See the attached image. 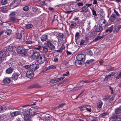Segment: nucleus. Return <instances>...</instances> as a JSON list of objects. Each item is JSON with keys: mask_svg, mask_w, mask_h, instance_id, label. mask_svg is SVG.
Listing matches in <instances>:
<instances>
[{"mask_svg": "<svg viewBox=\"0 0 121 121\" xmlns=\"http://www.w3.org/2000/svg\"><path fill=\"white\" fill-rule=\"evenodd\" d=\"M30 69L32 71H35L39 68V65L35 63L30 65Z\"/></svg>", "mask_w": 121, "mask_h": 121, "instance_id": "6", "label": "nucleus"}, {"mask_svg": "<svg viewBox=\"0 0 121 121\" xmlns=\"http://www.w3.org/2000/svg\"><path fill=\"white\" fill-rule=\"evenodd\" d=\"M24 67L26 69H30V65H26L24 66Z\"/></svg>", "mask_w": 121, "mask_h": 121, "instance_id": "44", "label": "nucleus"}, {"mask_svg": "<svg viewBox=\"0 0 121 121\" xmlns=\"http://www.w3.org/2000/svg\"><path fill=\"white\" fill-rule=\"evenodd\" d=\"M1 3L2 5L5 4L7 3V0H2Z\"/></svg>", "mask_w": 121, "mask_h": 121, "instance_id": "43", "label": "nucleus"}, {"mask_svg": "<svg viewBox=\"0 0 121 121\" xmlns=\"http://www.w3.org/2000/svg\"><path fill=\"white\" fill-rule=\"evenodd\" d=\"M103 104V103L101 101H99L97 103V106L98 108H101Z\"/></svg>", "mask_w": 121, "mask_h": 121, "instance_id": "29", "label": "nucleus"}, {"mask_svg": "<svg viewBox=\"0 0 121 121\" xmlns=\"http://www.w3.org/2000/svg\"><path fill=\"white\" fill-rule=\"evenodd\" d=\"M121 28V25L118 26V27L116 29L113 30L114 33L115 34L117 33Z\"/></svg>", "mask_w": 121, "mask_h": 121, "instance_id": "30", "label": "nucleus"}, {"mask_svg": "<svg viewBox=\"0 0 121 121\" xmlns=\"http://www.w3.org/2000/svg\"><path fill=\"white\" fill-rule=\"evenodd\" d=\"M94 61L93 59L87 60L85 63V65L87 66H89L94 63Z\"/></svg>", "mask_w": 121, "mask_h": 121, "instance_id": "12", "label": "nucleus"}, {"mask_svg": "<svg viewBox=\"0 0 121 121\" xmlns=\"http://www.w3.org/2000/svg\"><path fill=\"white\" fill-rule=\"evenodd\" d=\"M19 75L20 74L18 73H14L12 76V79L14 80H16L18 78Z\"/></svg>", "mask_w": 121, "mask_h": 121, "instance_id": "16", "label": "nucleus"}, {"mask_svg": "<svg viewBox=\"0 0 121 121\" xmlns=\"http://www.w3.org/2000/svg\"><path fill=\"white\" fill-rule=\"evenodd\" d=\"M89 8L86 6L82 7L80 9V12L81 13H86L88 11Z\"/></svg>", "mask_w": 121, "mask_h": 121, "instance_id": "13", "label": "nucleus"}, {"mask_svg": "<svg viewBox=\"0 0 121 121\" xmlns=\"http://www.w3.org/2000/svg\"><path fill=\"white\" fill-rule=\"evenodd\" d=\"M87 110V111L89 112H91V108L90 107L88 108L86 107L85 110Z\"/></svg>", "mask_w": 121, "mask_h": 121, "instance_id": "53", "label": "nucleus"}, {"mask_svg": "<svg viewBox=\"0 0 121 121\" xmlns=\"http://www.w3.org/2000/svg\"><path fill=\"white\" fill-rule=\"evenodd\" d=\"M17 52L19 54H22L23 56H25L26 55V53H25V50L23 48L21 47H19L16 49Z\"/></svg>", "mask_w": 121, "mask_h": 121, "instance_id": "3", "label": "nucleus"}, {"mask_svg": "<svg viewBox=\"0 0 121 121\" xmlns=\"http://www.w3.org/2000/svg\"><path fill=\"white\" fill-rule=\"evenodd\" d=\"M25 110L26 112H27V113L32 116L36 114L38 112V108L35 107H32L30 108L25 109Z\"/></svg>", "mask_w": 121, "mask_h": 121, "instance_id": "1", "label": "nucleus"}, {"mask_svg": "<svg viewBox=\"0 0 121 121\" xmlns=\"http://www.w3.org/2000/svg\"><path fill=\"white\" fill-rule=\"evenodd\" d=\"M33 27V25L30 24H27L26 25L25 27L27 29H30Z\"/></svg>", "mask_w": 121, "mask_h": 121, "instance_id": "34", "label": "nucleus"}, {"mask_svg": "<svg viewBox=\"0 0 121 121\" xmlns=\"http://www.w3.org/2000/svg\"><path fill=\"white\" fill-rule=\"evenodd\" d=\"M6 109V107L4 106H2L0 107V113L4 112Z\"/></svg>", "mask_w": 121, "mask_h": 121, "instance_id": "31", "label": "nucleus"}, {"mask_svg": "<svg viewBox=\"0 0 121 121\" xmlns=\"http://www.w3.org/2000/svg\"><path fill=\"white\" fill-rule=\"evenodd\" d=\"M104 36H98L94 40V41H97L98 40L100 39L101 38H103L104 37Z\"/></svg>", "mask_w": 121, "mask_h": 121, "instance_id": "38", "label": "nucleus"}, {"mask_svg": "<svg viewBox=\"0 0 121 121\" xmlns=\"http://www.w3.org/2000/svg\"><path fill=\"white\" fill-rule=\"evenodd\" d=\"M73 20L75 22L77 23H78L79 21V19L78 17H76V18H74L73 19Z\"/></svg>", "mask_w": 121, "mask_h": 121, "instance_id": "45", "label": "nucleus"}, {"mask_svg": "<svg viewBox=\"0 0 121 121\" xmlns=\"http://www.w3.org/2000/svg\"><path fill=\"white\" fill-rule=\"evenodd\" d=\"M65 47L64 46H62L59 50H57V52H62L63 50L65 48Z\"/></svg>", "mask_w": 121, "mask_h": 121, "instance_id": "41", "label": "nucleus"}, {"mask_svg": "<svg viewBox=\"0 0 121 121\" xmlns=\"http://www.w3.org/2000/svg\"><path fill=\"white\" fill-rule=\"evenodd\" d=\"M32 42L31 41L27 40L26 42V43L27 44H31Z\"/></svg>", "mask_w": 121, "mask_h": 121, "instance_id": "64", "label": "nucleus"}, {"mask_svg": "<svg viewBox=\"0 0 121 121\" xmlns=\"http://www.w3.org/2000/svg\"><path fill=\"white\" fill-rule=\"evenodd\" d=\"M116 15L114 14H112L111 16L110 21L112 22H113L116 19Z\"/></svg>", "mask_w": 121, "mask_h": 121, "instance_id": "21", "label": "nucleus"}, {"mask_svg": "<svg viewBox=\"0 0 121 121\" xmlns=\"http://www.w3.org/2000/svg\"><path fill=\"white\" fill-rule=\"evenodd\" d=\"M87 54L91 56L92 54V53L91 50H89L88 51Z\"/></svg>", "mask_w": 121, "mask_h": 121, "instance_id": "60", "label": "nucleus"}, {"mask_svg": "<svg viewBox=\"0 0 121 121\" xmlns=\"http://www.w3.org/2000/svg\"><path fill=\"white\" fill-rule=\"evenodd\" d=\"M24 118L25 120L26 121L30 118V116L31 115L27 113V112H26L25 110L24 112Z\"/></svg>", "mask_w": 121, "mask_h": 121, "instance_id": "14", "label": "nucleus"}, {"mask_svg": "<svg viewBox=\"0 0 121 121\" xmlns=\"http://www.w3.org/2000/svg\"><path fill=\"white\" fill-rule=\"evenodd\" d=\"M40 86L37 84H31L28 86L27 87L28 89H33L34 88H40Z\"/></svg>", "mask_w": 121, "mask_h": 121, "instance_id": "10", "label": "nucleus"}, {"mask_svg": "<svg viewBox=\"0 0 121 121\" xmlns=\"http://www.w3.org/2000/svg\"><path fill=\"white\" fill-rule=\"evenodd\" d=\"M5 33L6 35H10L12 33V31L11 29H8L5 31Z\"/></svg>", "mask_w": 121, "mask_h": 121, "instance_id": "27", "label": "nucleus"}, {"mask_svg": "<svg viewBox=\"0 0 121 121\" xmlns=\"http://www.w3.org/2000/svg\"><path fill=\"white\" fill-rule=\"evenodd\" d=\"M77 24L76 23L74 22L71 21L69 23V25L70 27L71 28H73L75 27L76 26Z\"/></svg>", "mask_w": 121, "mask_h": 121, "instance_id": "28", "label": "nucleus"}, {"mask_svg": "<svg viewBox=\"0 0 121 121\" xmlns=\"http://www.w3.org/2000/svg\"><path fill=\"white\" fill-rule=\"evenodd\" d=\"M115 114H119L121 112V106H120L118 108H116L115 109Z\"/></svg>", "mask_w": 121, "mask_h": 121, "instance_id": "19", "label": "nucleus"}, {"mask_svg": "<svg viewBox=\"0 0 121 121\" xmlns=\"http://www.w3.org/2000/svg\"><path fill=\"white\" fill-rule=\"evenodd\" d=\"M92 11L93 13V15L96 16H97V15L96 14V11L94 9H92Z\"/></svg>", "mask_w": 121, "mask_h": 121, "instance_id": "50", "label": "nucleus"}, {"mask_svg": "<svg viewBox=\"0 0 121 121\" xmlns=\"http://www.w3.org/2000/svg\"><path fill=\"white\" fill-rule=\"evenodd\" d=\"M16 15V13L14 11H13L11 12L9 15V17H15V16Z\"/></svg>", "mask_w": 121, "mask_h": 121, "instance_id": "33", "label": "nucleus"}, {"mask_svg": "<svg viewBox=\"0 0 121 121\" xmlns=\"http://www.w3.org/2000/svg\"><path fill=\"white\" fill-rule=\"evenodd\" d=\"M82 61H81L77 60H75V64L76 66H80L82 65Z\"/></svg>", "mask_w": 121, "mask_h": 121, "instance_id": "23", "label": "nucleus"}, {"mask_svg": "<svg viewBox=\"0 0 121 121\" xmlns=\"http://www.w3.org/2000/svg\"><path fill=\"white\" fill-rule=\"evenodd\" d=\"M99 22L100 24L102 26H106L107 24V21L104 18H102L100 20Z\"/></svg>", "mask_w": 121, "mask_h": 121, "instance_id": "7", "label": "nucleus"}, {"mask_svg": "<svg viewBox=\"0 0 121 121\" xmlns=\"http://www.w3.org/2000/svg\"><path fill=\"white\" fill-rule=\"evenodd\" d=\"M26 74L27 77L30 78H32L34 76L33 72L31 70L28 71Z\"/></svg>", "mask_w": 121, "mask_h": 121, "instance_id": "5", "label": "nucleus"}, {"mask_svg": "<svg viewBox=\"0 0 121 121\" xmlns=\"http://www.w3.org/2000/svg\"><path fill=\"white\" fill-rule=\"evenodd\" d=\"M38 8L36 7H32V11L34 12H35L37 11Z\"/></svg>", "mask_w": 121, "mask_h": 121, "instance_id": "52", "label": "nucleus"}, {"mask_svg": "<svg viewBox=\"0 0 121 121\" xmlns=\"http://www.w3.org/2000/svg\"><path fill=\"white\" fill-rule=\"evenodd\" d=\"M82 106L79 107L81 111L84 110L85 111L86 106Z\"/></svg>", "mask_w": 121, "mask_h": 121, "instance_id": "42", "label": "nucleus"}, {"mask_svg": "<svg viewBox=\"0 0 121 121\" xmlns=\"http://www.w3.org/2000/svg\"><path fill=\"white\" fill-rule=\"evenodd\" d=\"M69 74V72L68 71H67L65 72V73L63 75V76H67Z\"/></svg>", "mask_w": 121, "mask_h": 121, "instance_id": "57", "label": "nucleus"}, {"mask_svg": "<svg viewBox=\"0 0 121 121\" xmlns=\"http://www.w3.org/2000/svg\"><path fill=\"white\" fill-rule=\"evenodd\" d=\"M51 118L50 117H47L45 118V121H51Z\"/></svg>", "mask_w": 121, "mask_h": 121, "instance_id": "48", "label": "nucleus"}, {"mask_svg": "<svg viewBox=\"0 0 121 121\" xmlns=\"http://www.w3.org/2000/svg\"><path fill=\"white\" fill-rule=\"evenodd\" d=\"M15 17H9V20L10 22H14L16 20Z\"/></svg>", "mask_w": 121, "mask_h": 121, "instance_id": "32", "label": "nucleus"}, {"mask_svg": "<svg viewBox=\"0 0 121 121\" xmlns=\"http://www.w3.org/2000/svg\"><path fill=\"white\" fill-rule=\"evenodd\" d=\"M114 98L113 97H112L110 99H109V102L110 103L112 102V101L114 99Z\"/></svg>", "mask_w": 121, "mask_h": 121, "instance_id": "58", "label": "nucleus"}, {"mask_svg": "<svg viewBox=\"0 0 121 121\" xmlns=\"http://www.w3.org/2000/svg\"><path fill=\"white\" fill-rule=\"evenodd\" d=\"M23 111V109L22 108L17 110V111L13 112L10 114V116L12 117L20 115Z\"/></svg>", "mask_w": 121, "mask_h": 121, "instance_id": "2", "label": "nucleus"}, {"mask_svg": "<svg viewBox=\"0 0 121 121\" xmlns=\"http://www.w3.org/2000/svg\"><path fill=\"white\" fill-rule=\"evenodd\" d=\"M52 42L51 41L48 40L47 41V43L48 47L51 50H53L55 48V47L52 43Z\"/></svg>", "mask_w": 121, "mask_h": 121, "instance_id": "4", "label": "nucleus"}, {"mask_svg": "<svg viewBox=\"0 0 121 121\" xmlns=\"http://www.w3.org/2000/svg\"><path fill=\"white\" fill-rule=\"evenodd\" d=\"M103 30V28L102 26L99 25H97V26H95V30L96 32H101Z\"/></svg>", "mask_w": 121, "mask_h": 121, "instance_id": "15", "label": "nucleus"}, {"mask_svg": "<svg viewBox=\"0 0 121 121\" xmlns=\"http://www.w3.org/2000/svg\"><path fill=\"white\" fill-rule=\"evenodd\" d=\"M13 70V68L10 67L6 69V72L7 74H10L12 73Z\"/></svg>", "mask_w": 121, "mask_h": 121, "instance_id": "24", "label": "nucleus"}, {"mask_svg": "<svg viewBox=\"0 0 121 121\" xmlns=\"http://www.w3.org/2000/svg\"><path fill=\"white\" fill-rule=\"evenodd\" d=\"M29 9V7L27 6H25L22 9L23 10L25 11H27Z\"/></svg>", "mask_w": 121, "mask_h": 121, "instance_id": "39", "label": "nucleus"}, {"mask_svg": "<svg viewBox=\"0 0 121 121\" xmlns=\"http://www.w3.org/2000/svg\"><path fill=\"white\" fill-rule=\"evenodd\" d=\"M29 17H32L34 16V13L31 12L29 13Z\"/></svg>", "mask_w": 121, "mask_h": 121, "instance_id": "59", "label": "nucleus"}, {"mask_svg": "<svg viewBox=\"0 0 121 121\" xmlns=\"http://www.w3.org/2000/svg\"><path fill=\"white\" fill-rule=\"evenodd\" d=\"M6 54V52L4 51L0 52V57L4 58Z\"/></svg>", "mask_w": 121, "mask_h": 121, "instance_id": "25", "label": "nucleus"}, {"mask_svg": "<svg viewBox=\"0 0 121 121\" xmlns=\"http://www.w3.org/2000/svg\"><path fill=\"white\" fill-rule=\"evenodd\" d=\"M48 35L46 34L42 35L40 37L41 40L42 42L45 41L48 38Z\"/></svg>", "mask_w": 121, "mask_h": 121, "instance_id": "18", "label": "nucleus"}, {"mask_svg": "<svg viewBox=\"0 0 121 121\" xmlns=\"http://www.w3.org/2000/svg\"><path fill=\"white\" fill-rule=\"evenodd\" d=\"M42 6H43L46 4V3L45 2V1H43L40 2L39 3Z\"/></svg>", "mask_w": 121, "mask_h": 121, "instance_id": "46", "label": "nucleus"}, {"mask_svg": "<svg viewBox=\"0 0 121 121\" xmlns=\"http://www.w3.org/2000/svg\"><path fill=\"white\" fill-rule=\"evenodd\" d=\"M109 89L111 91V94H113V88L111 86H109Z\"/></svg>", "mask_w": 121, "mask_h": 121, "instance_id": "61", "label": "nucleus"}, {"mask_svg": "<svg viewBox=\"0 0 121 121\" xmlns=\"http://www.w3.org/2000/svg\"><path fill=\"white\" fill-rule=\"evenodd\" d=\"M121 78V71L119 72V74L116 77V78L117 79H119Z\"/></svg>", "mask_w": 121, "mask_h": 121, "instance_id": "47", "label": "nucleus"}, {"mask_svg": "<svg viewBox=\"0 0 121 121\" xmlns=\"http://www.w3.org/2000/svg\"><path fill=\"white\" fill-rule=\"evenodd\" d=\"M79 33L78 32H77L76 33L75 38L76 39H77L79 37Z\"/></svg>", "mask_w": 121, "mask_h": 121, "instance_id": "51", "label": "nucleus"}, {"mask_svg": "<svg viewBox=\"0 0 121 121\" xmlns=\"http://www.w3.org/2000/svg\"><path fill=\"white\" fill-rule=\"evenodd\" d=\"M58 39L59 40V41H60L59 40H62V41L63 39V34H61L59 35L58 37Z\"/></svg>", "mask_w": 121, "mask_h": 121, "instance_id": "36", "label": "nucleus"}, {"mask_svg": "<svg viewBox=\"0 0 121 121\" xmlns=\"http://www.w3.org/2000/svg\"><path fill=\"white\" fill-rule=\"evenodd\" d=\"M45 60L44 57V56L42 57L41 56H39L38 57L37 61L38 63L40 64H43Z\"/></svg>", "mask_w": 121, "mask_h": 121, "instance_id": "11", "label": "nucleus"}, {"mask_svg": "<svg viewBox=\"0 0 121 121\" xmlns=\"http://www.w3.org/2000/svg\"><path fill=\"white\" fill-rule=\"evenodd\" d=\"M77 4L78 6H82L83 5V3L82 2L77 3Z\"/></svg>", "mask_w": 121, "mask_h": 121, "instance_id": "54", "label": "nucleus"}, {"mask_svg": "<svg viewBox=\"0 0 121 121\" xmlns=\"http://www.w3.org/2000/svg\"><path fill=\"white\" fill-rule=\"evenodd\" d=\"M110 77H111V76L109 74L108 75H106L105 78V80L107 81L108 79Z\"/></svg>", "mask_w": 121, "mask_h": 121, "instance_id": "56", "label": "nucleus"}, {"mask_svg": "<svg viewBox=\"0 0 121 121\" xmlns=\"http://www.w3.org/2000/svg\"><path fill=\"white\" fill-rule=\"evenodd\" d=\"M20 0H15L11 4L13 5V6L16 7L20 3Z\"/></svg>", "mask_w": 121, "mask_h": 121, "instance_id": "17", "label": "nucleus"}, {"mask_svg": "<svg viewBox=\"0 0 121 121\" xmlns=\"http://www.w3.org/2000/svg\"><path fill=\"white\" fill-rule=\"evenodd\" d=\"M107 115V113L105 112H103L99 116L101 117H102L105 116Z\"/></svg>", "mask_w": 121, "mask_h": 121, "instance_id": "49", "label": "nucleus"}, {"mask_svg": "<svg viewBox=\"0 0 121 121\" xmlns=\"http://www.w3.org/2000/svg\"><path fill=\"white\" fill-rule=\"evenodd\" d=\"M16 38L18 39H20L22 38V35L20 33H16Z\"/></svg>", "mask_w": 121, "mask_h": 121, "instance_id": "37", "label": "nucleus"}, {"mask_svg": "<svg viewBox=\"0 0 121 121\" xmlns=\"http://www.w3.org/2000/svg\"><path fill=\"white\" fill-rule=\"evenodd\" d=\"M42 47L43 48V53H46L48 52V49L47 48L43 47Z\"/></svg>", "mask_w": 121, "mask_h": 121, "instance_id": "35", "label": "nucleus"}, {"mask_svg": "<svg viewBox=\"0 0 121 121\" xmlns=\"http://www.w3.org/2000/svg\"><path fill=\"white\" fill-rule=\"evenodd\" d=\"M112 118L113 119V121H121V118L115 114H113Z\"/></svg>", "mask_w": 121, "mask_h": 121, "instance_id": "9", "label": "nucleus"}, {"mask_svg": "<svg viewBox=\"0 0 121 121\" xmlns=\"http://www.w3.org/2000/svg\"><path fill=\"white\" fill-rule=\"evenodd\" d=\"M114 27V26L113 25L111 26L110 27H109L108 29L106 30V32L108 33V31H109V33H110L112 31Z\"/></svg>", "mask_w": 121, "mask_h": 121, "instance_id": "26", "label": "nucleus"}, {"mask_svg": "<svg viewBox=\"0 0 121 121\" xmlns=\"http://www.w3.org/2000/svg\"><path fill=\"white\" fill-rule=\"evenodd\" d=\"M85 56L83 54H80L78 55L77 56V60L83 61L85 60Z\"/></svg>", "mask_w": 121, "mask_h": 121, "instance_id": "8", "label": "nucleus"}, {"mask_svg": "<svg viewBox=\"0 0 121 121\" xmlns=\"http://www.w3.org/2000/svg\"><path fill=\"white\" fill-rule=\"evenodd\" d=\"M39 56V53L38 52H35L33 53L32 55V57L33 59L38 58Z\"/></svg>", "mask_w": 121, "mask_h": 121, "instance_id": "20", "label": "nucleus"}, {"mask_svg": "<svg viewBox=\"0 0 121 121\" xmlns=\"http://www.w3.org/2000/svg\"><path fill=\"white\" fill-rule=\"evenodd\" d=\"M11 81L10 79L9 78H6L4 79L3 81V83L4 84H8Z\"/></svg>", "mask_w": 121, "mask_h": 121, "instance_id": "22", "label": "nucleus"}, {"mask_svg": "<svg viewBox=\"0 0 121 121\" xmlns=\"http://www.w3.org/2000/svg\"><path fill=\"white\" fill-rule=\"evenodd\" d=\"M41 47H42L40 46H39L37 47H35V49L38 50H39L41 48Z\"/></svg>", "mask_w": 121, "mask_h": 121, "instance_id": "62", "label": "nucleus"}, {"mask_svg": "<svg viewBox=\"0 0 121 121\" xmlns=\"http://www.w3.org/2000/svg\"><path fill=\"white\" fill-rule=\"evenodd\" d=\"M65 104V103H63L62 104L56 107V108H58V109L61 108L63 107V106H64Z\"/></svg>", "mask_w": 121, "mask_h": 121, "instance_id": "40", "label": "nucleus"}, {"mask_svg": "<svg viewBox=\"0 0 121 121\" xmlns=\"http://www.w3.org/2000/svg\"><path fill=\"white\" fill-rule=\"evenodd\" d=\"M55 68V67L52 65H51L50 66H49V67L48 69H54Z\"/></svg>", "mask_w": 121, "mask_h": 121, "instance_id": "63", "label": "nucleus"}, {"mask_svg": "<svg viewBox=\"0 0 121 121\" xmlns=\"http://www.w3.org/2000/svg\"><path fill=\"white\" fill-rule=\"evenodd\" d=\"M116 72H113L110 73L109 74L111 77L113 76L115 74H116Z\"/></svg>", "mask_w": 121, "mask_h": 121, "instance_id": "55", "label": "nucleus"}]
</instances>
